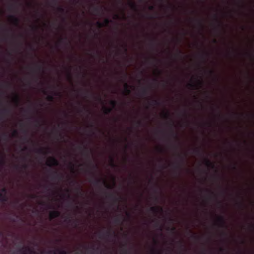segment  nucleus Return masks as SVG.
Wrapping results in <instances>:
<instances>
[{
	"mask_svg": "<svg viewBox=\"0 0 254 254\" xmlns=\"http://www.w3.org/2000/svg\"><path fill=\"white\" fill-rule=\"evenodd\" d=\"M53 174V179H62L63 178V176L62 175H60L59 174H58L57 171L54 172Z\"/></svg>",
	"mask_w": 254,
	"mask_h": 254,
	"instance_id": "2eb2a0df",
	"label": "nucleus"
},
{
	"mask_svg": "<svg viewBox=\"0 0 254 254\" xmlns=\"http://www.w3.org/2000/svg\"><path fill=\"white\" fill-rule=\"evenodd\" d=\"M2 136H3V139L4 140H6L7 138L8 135H7V133H3Z\"/></svg>",
	"mask_w": 254,
	"mask_h": 254,
	"instance_id": "864d4df0",
	"label": "nucleus"
},
{
	"mask_svg": "<svg viewBox=\"0 0 254 254\" xmlns=\"http://www.w3.org/2000/svg\"><path fill=\"white\" fill-rule=\"evenodd\" d=\"M12 23L16 26H18L19 23V19L18 18L13 15H10L9 16Z\"/></svg>",
	"mask_w": 254,
	"mask_h": 254,
	"instance_id": "9b49d317",
	"label": "nucleus"
},
{
	"mask_svg": "<svg viewBox=\"0 0 254 254\" xmlns=\"http://www.w3.org/2000/svg\"><path fill=\"white\" fill-rule=\"evenodd\" d=\"M129 86L127 84V83H125V85H124V89H125V91L126 92V93L127 94H129L131 92V91L129 89Z\"/></svg>",
	"mask_w": 254,
	"mask_h": 254,
	"instance_id": "a211bd4d",
	"label": "nucleus"
},
{
	"mask_svg": "<svg viewBox=\"0 0 254 254\" xmlns=\"http://www.w3.org/2000/svg\"><path fill=\"white\" fill-rule=\"evenodd\" d=\"M150 253L152 254H155L156 253V250L154 248H152L150 250Z\"/></svg>",
	"mask_w": 254,
	"mask_h": 254,
	"instance_id": "603ef678",
	"label": "nucleus"
},
{
	"mask_svg": "<svg viewBox=\"0 0 254 254\" xmlns=\"http://www.w3.org/2000/svg\"><path fill=\"white\" fill-rule=\"evenodd\" d=\"M204 164L208 167H210L211 168H214L215 166L214 163L207 158H205Z\"/></svg>",
	"mask_w": 254,
	"mask_h": 254,
	"instance_id": "f8f14e48",
	"label": "nucleus"
},
{
	"mask_svg": "<svg viewBox=\"0 0 254 254\" xmlns=\"http://www.w3.org/2000/svg\"><path fill=\"white\" fill-rule=\"evenodd\" d=\"M216 224L220 228H227L226 222L223 216H220L217 217Z\"/></svg>",
	"mask_w": 254,
	"mask_h": 254,
	"instance_id": "7ed1b4c3",
	"label": "nucleus"
},
{
	"mask_svg": "<svg viewBox=\"0 0 254 254\" xmlns=\"http://www.w3.org/2000/svg\"><path fill=\"white\" fill-rule=\"evenodd\" d=\"M18 135V132L16 129L13 130L12 133V136L13 137H16Z\"/></svg>",
	"mask_w": 254,
	"mask_h": 254,
	"instance_id": "58836bf2",
	"label": "nucleus"
},
{
	"mask_svg": "<svg viewBox=\"0 0 254 254\" xmlns=\"http://www.w3.org/2000/svg\"><path fill=\"white\" fill-rule=\"evenodd\" d=\"M148 9L150 10H153L154 9V6L153 5H149Z\"/></svg>",
	"mask_w": 254,
	"mask_h": 254,
	"instance_id": "4d7b16f0",
	"label": "nucleus"
},
{
	"mask_svg": "<svg viewBox=\"0 0 254 254\" xmlns=\"http://www.w3.org/2000/svg\"><path fill=\"white\" fill-rule=\"evenodd\" d=\"M35 126L36 127H39L41 126V121L38 119H35L34 120Z\"/></svg>",
	"mask_w": 254,
	"mask_h": 254,
	"instance_id": "a878e982",
	"label": "nucleus"
},
{
	"mask_svg": "<svg viewBox=\"0 0 254 254\" xmlns=\"http://www.w3.org/2000/svg\"><path fill=\"white\" fill-rule=\"evenodd\" d=\"M19 100L20 99L19 96L17 94H15L13 99V102L16 104H18L19 102Z\"/></svg>",
	"mask_w": 254,
	"mask_h": 254,
	"instance_id": "4be33fe9",
	"label": "nucleus"
},
{
	"mask_svg": "<svg viewBox=\"0 0 254 254\" xmlns=\"http://www.w3.org/2000/svg\"><path fill=\"white\" fill-rule=\"evenodd\" d=\"M79 149H81L82 150L83 153L89 159L90 158V153L89 148L87 147L86 145H79L78 146Z\"/></svg>",
	"mask_w": 254,
	"mask_h": 254,
	"instance_id": "1a4fd4ad",
	"label": "nucleus"
},
{
	"mask_svg": "<svg viewBox=\"0 0 254 254\" xmlns=\"http://www.w3.org/2000/svg\"><path fill=\"white\" fill-rule=\"evenodd\" d=\"M36 67L39 71H41L43 69V67L41 64H36Z\"/></svg>",
	"mask_w": 254,
	"mask_h": 254,
	"instance_id": "c9c22d12",
	"label": "nucleus"
},
{
	"mask_svg": "<svg viewBox=\"0 0 254 254\" xmlns=\"http://www.w3.org/2000/svg\"><path fill=\"white\" fill-rule=\"evenodd\" d=\"M14 6L15 5L14 4H11L8 6V9L11 11L14 7Z\"/></svg>",
	"mask_w": 254,
	"mask_h": 254,
	"instance_id": "3c124183",
	"label": "nucleus"
},
{
	"mask_svg": "<svg viewBox=\"0 0 254 254\" xmlns=\"http://www.w3.org/2000/svg\"><path fill=\"white\" fill-rule=\"evenodd\" d=\"M189 86L191 88H193V89H194V88H196V85L193 84V83H189L188 84Z\"/></svg>",
	"mask_w": 254,
	"mask_h": 254,
	"instance_id": "09e8293b",
	"label": "nucleus"
},
{
	"mask_svg": "<svg viewBox=\"0 0 254 254\" xmlns=\"http://www.w3.org/2000/svg\"><path fill=\"white\" fill-rule=\"evenodd\" d=\"M18 252L22 253L23 254H26L27 252H29L30 254H33V251L28 247H20Z\"/></svg>",
	"mask_w": 254,
	"mask_h": 254,
	"instance_id": "6e6552de",
	"label": "nucleus"
},
{
	"mask_svg": "<svg viewBox=\"0 0 254 254\" xmlns=\"http://www.w3.org/2000/svg\"><path fill=\"white\" fill-rule=\"evenodd\" d=\"M11 112V110L9 108L7 107H4L2 109L0 110V120H1L5 117V116L10 114Z\"/></svg>",
	"mask_w": 254,
	"mask_h": 254,
	"instance_id": "20e7f679",
	"label": "nucleus"
},
{
	"mask_svg": "<svg viewBox=\"0 0 254 254\" xmlns=\"http://www.w3.org/2000/svg\"><path fill=\"white\" fill-rule=\"evenodd\" d=\"M193 153L198 155H201V149L199 147L195 148L193 149Z\"/></svg>",
	"mask_w": 254,
	"mask_h": 254,
	"instance_id": "6ab92c4d",
	"label": "nucleus"
},
{
	"mask_svg": "<svg viewBox=\"0 0 254 254\" xmlns=\"http://www.w3.org/2000/svg\"><path fill=\"white\" fill-rule=\"evenodd\" d=\"M150 210L154 213H157L159 211L162 212L163 211V208L161 207H151L150 208Z\"/></svg>",
	"mask_w": 254,
	"mask_h": 254,
	"instance_id": "ddd939ff",
	"label": "nucleus"
},
{
	"mask_svg": "<svg viewBox=\"0 0 254 254\" xmlns=\"http://www.w3.org/2000/svg\"><path fill=\"white\" fill-rule=\"evenodd\" d=\"M36 152L44 155H46L51 153V149L50 147H46L45 149L43 148H39L36 149Z\"/></svg>",
	"mask_w": 254,
	"mask_h": 254,
	"instance_id": "0eeeda50",
	"label": "nucleus"
},
{
	"mask_svg": "<svg viewBox=\"0 0 254 254\" xmlns=\"http://www.w3.org/2000/svg\"><path fill=\"white\" fill-rule=\"evenodd\" d=\"M57 10L59 12H61V13H64L65 11V9L62 6H58L57 7Z\"/></svg>",
	"mask_w": 254,
	"mask_h": 254,
	"instance_id": "cd10ccee",
	"label": "nucleus"
},
{
	"mask_svg": "<svg viewBox=\"0 0 254 254\" xmlns=\"http://www.w3.org/2000/svg\"><path fill=\"white\" fill-rule=\"evenodd\" d=\"M57 251L59 253V254H66V251H65L64 250H61L58 249Z\"/></svg>",
	"mask_w": 254,
	"mask_h": 254,
	"instance_id": "49530a36",
	"label": "nucleus"
},
{
	"mask_svg": "<svg viewBox=\"0 0 254 254\" xmlns=\"http://www.w3.org/2000/svg\"><path fill=\"white\" fill-rule=\"evenodd\" d=\"M195 21H196L197 23L198 24L199 26L201 27H202L203 26V25H202V22L201 20H200L199 19H194Z\"/></svg>",
	"mask_w": 254,
	"mask_h": 254,
	"instance_id": "37998d69",
	"label": "nucleus"
},
{
	"mask_svg": "<svg viewBox=\"0 0 254 254\" xmlns=\"http://www.w3.org/2000/svg\"><path fill=\"white\" fill-rule=\"evenodd\" d=\"M99 237L100 239H102L103 236H106L108 237H110L113 235L114 236H116V233L115 232H112L110 229L107 230L105 233L100 232L99 234Z\"/></svg>",
	"mask_w": 254,
	"mask_h": 254,
	"instance_id": "423d86ee",
	"label": "nucleus"
},
{
	"mask_svg": "<svg viewBox=\"0 0 254 254\" xmlns=\"http://www.w3.org/2000/svg\"><path fill=\"white\" fill-rule=\"evenodd\" d=\"M111 22V21L108 19V18H106L104 20V23H103L105 25V26L106 25H108L110 22Z\"/></svg>",
	"mask_w": 254,
	"mask_h": 254,
	"instance_id": "4c0bfd02",
	"label": "nucleus"
},
{
	"mask_svg": "<svg viewBox=\"0 0 254 254\" xmlns=\"http://www.w3.org/2000/svg\"><path fill=\"white\" fill-rule=\"evenodd\" d=\"M54 96L52 95H48L47 97V99L48 101L52 102L54 100Z\"/></svg>",
	"mask_w": 254,
	"mask_h": 254,
	"instance_id": "c85d7f7f",
	"label": "nucleus"
},
{
	"mask_svg": "<svg viewBox=\"0 0 254 254\" xmlns=\"http://www.w3.org/2000/svg\"><path fill=\"white\" fill-rule=\"evenodd\" d=\"M59 161L58 160L54 157H50L48 160V161L47 162V165L48 166H57L59 165Z\"/></svg>",
	"mask_w": 254,
	"mask_h": 254,
	"instance_id": "39448f33",
	"label": "nucleus"
},
{
	"mask_svg": "<svg viewBox=\"0 0 254 254\" xmlns=\"http://www.w3.org/2000/svg\"><path fill=\"white\" fill-rule=\"evenodd\" d=\"M103 110H104V114L106 115H108L110 113H111V112L112 111L113 108L104 106L103 107Z\"/></svg>",
	"mask_w": 254,
	"mask_h": 254,
	"instance_id": "f3484780",
	"label": "nucleus"
},
{
	"mask_svg": "<svg viewBox=\"0 0 254 254\" xmlns=\"http://www.w3.org/2000/svg\"><path fill=\"white\" fill-rule=\"evenodd\" d=\"M108 198L113 200L115 202L118 201V198L113 193H110L108 195Z\"/></svg>",
	"mask_w": 254,
	"mask_h": 254,
	"instance_id": "dca6fc26",
	"label": "nucleus"
},
{
	"mask_svg": "<svg viewBox=\"0 0 254 254\" xmlns=\"http://www.w3.org/2000/svg\"><path fill=\"white\" fill-rule=\"evenodd\" d=\"M177 52H178V53H177L176 56L177 57H180V58H182V55H183L182 52L181 50L178 49L177 50Z\"/></svg>",
	"mask_w": 254,
	"mask_h": 254,
	"instance_id": "72a5a7b5",
	"label": "nucleus"
},
{
	"mask_svg": "<svg viewBox=\"0 0 254 254\" xmlns=\"http://www.w3.org/2000/svg\"><path fill=\"white\" fill-rule=\"evenodd\" d=\"M121 222V219L119 218V217H116L115 219V222L116 223H120V222Z\"/></svg>",
	"mask_w": 254,
	"mask_h": 254,
	"instance_id": "8fccbe9b",
	"label": "nucleus"
},
{
	"mask_svg": "<svg viewBox=\"0 0 254 254\" xmlns=\"http://www.w3.org/2000/svg\"><path fill=\"white\" fill-rule=\"evenodd\" d=\"M126 215L127 216V217L130 218L131 215H130V214L129 212H126Z\"/></svg>",
	"mask_w": 254,
	"mask_h": 254,
	"instance_id": "69168bd1",
	"label": "nucleus"
},
{
	"mask_svg": "<svg viewBox=\"0 0 254 254\" xmlns=\"http://www.w3.org/2000/svg\"><path fill=\"white\" fill-rule=\"evenodd\" d=\"M171 135L174 138H175L176 139L178 138L177 134L172 130L171 131Z\"/></svg>",
	"mask_w": 254,
	"mask_h": 254,
	"instance_id": "e433bc0d",
	"label": "nucleus"
},
{
	"mask_svg": "<svg viewBox=\"0 0 254 254\" xmlns=\"http://www.w3.org/2000/svg\"><path fill=\"white\" fill-rule=\"evenodd\" d=\"M31 27V29L33 31H35L37 29V27H36L35 26H32Z\"/></svg>",
	"mask_w": 254,
	"mask_h": 254,
	"instance_id": "e2e57ef3",
	"label": "nucleus"
},
{
	"mask_svg": "<svg viewBox=\"0 0 254 254\" xmlns=\"http://www.w3.org/2000/svg\"><path fill=\"white\" fill-rule=\"evenodd\" d=\"M83 110H85L87 112L90 113V111L88 109H86L85 107H83L82 109H80L78 110V112L81 113L82 112Z\"/></svg>",
	"mask_w": 254,
	"mask_h": 254,
	"instance_id": "a19ab883",
	"label": "nucleus"
},
{
	"mask_svg": "<svg viewBox=\"0 0 254 254\" xmlns=\"http://www.w3.org/2000/svg\"><path fill=\"white\" fill-rule=\"evenodd\" d=\"M101 9H102V7H99L98 6L94 7V8H93L94 12L97 14H100V13L101 11Z\"/></svg>",
	"mask_w": 254,
	"mask_h": 254,
	"instance_id": "412c9836",
	"label": "nucleus"
},
{
	"mask_svg": "<svg viewBox=\"0 0 254 254\" xmlns=\"http://www.w3.org/2000/svg\"><path fill=\"white\" fill-rule=\"evenodd\" d=\"M250 227L253 231L254 230V225L253 224H251Z\"/></svg>",
	"mask_w": 254,
	"mask_h": 254,
	"instance_id": "0e129e2a",
	"label": "nucleus"
},
{
	"mask_svg": "<svg viewBox=\"0 0 254 254\" xmlns=\"http://www.w3.org/2000/svg\"><path fill=\"white\" fill-rule=\"evenodd\" d=\"M1 193L3 194H6L7 193V190L5 188H2L1 190Z\"/></svg>",
	"mask_w": 254,
	"mask_h": 254,
	"instance_id": "de8ad7c7",
	"label": "nucleus"
},
{
	"mask_svg": "<svg viewBox=\"0 0 254 254\" xmlns=\"http://www.w3.org/2000/svg\"><path fill=\"white\" fill-rule=\"evenodd\" d=\"M214 17H215V19L216 22L218 23V25H217L218 27H220L221 26V24H220V22H219V21L218 20L217 15V14H215Z\"/></svg>",
	"mask_w": 254,
	"mask_h": 254,
	"instance_id": "f704fd0d",
	"label": "nucleus"
},
{
	"mask_svg": "<svg viewBox=\"0 0 254 254\" xmlns=\"http://www.w3.org/2000/svg\"><path fill=\"white\" fill-rule=\"evenodd\" d=\"M114 18L115 19H119L120 18V16H119V15L116 14V15H115Z\"/></svg>",
	"mask_w": 254,
	"mask_h": 254,
	"instance_id": "338daca9",
	"label": "nucleus"
},
{
	"mask_svg": "<svg viewBox=\"0 0 254 254\" xmlns=\"http://www.w3.org/2000/svg\"><path fill=\"white\" fill-rule=\"evenodd\" d=\"M208 56H209V54L208 53H205L204 54H201L200 55V57L201 59H202L203 60H204V59H205L206 57Z\"/></svg>",
	"mask_w": 254,
	"mask_h": 254,
	"instance_id": "473e14b6",
	"label": "nucleus"
},
{
	"mask_svg": "<svg viewBox=\"0 0 254 254\" xmlns=\"http://www.w3.org/2000/svg\"><path fill=\"white\" fill-rule=\"evenodd\" d=\"M96 25L99 28H102L105 26V25L103 23L101 22L100 21L97 22Z\"/></svg>",
	"mask_w": 254,
	"mask_h": 254,
	"instance_id": "2f4dec72",
	"label": "nucleus"
},
{
	"mask_svg": "<svg viewBox=\"0 0 254 254\" xmlns=\"http://www.w3.org/2000/svg\"><path fill=\"white\" fill-rule=\"evenodd\" d=\"M110 104L112 106V108H114L116 106L117 102L115 100H111L110 102Z\"/></svg>",
	"mask_w": 254,
	"mask_h": 254,
	"instance_id": "bb28decb",
	"label": "nucleus"
},
{
	"mask_svg": "<svg viewBox=\"0 0 254 254\" xmlns=\"http://www.w3.org/2000/svg\"><path fill=\"white\" fill-rule=\"evenodd\" d=\"M206 191L208 192L209 193H210L211 194L214 195V193L212 191H211L210 190H209L206 189Z\"/></svg>",
	"mask_w": 254,
	"mask_h": 254,
	"instance_id": "052dcab7",
	"label": "nucleus"
},
{
	"mask_svg": "<svg viewBox=\"0 0 254 254\" xmlns=\"http://www.w3.org/2000/svg\"><path fill=\"white\" fill-rule=\"evenodd\" d=\"M167 230H170L172 233H174L176 231V228L174 227H173L171 228H168Z\"/></svg>",
	"mask_w": 254,
	"mask_h": 254,
	"instance_id": "a18cd8bd",
	"label": "nucleus"
},
{
	"mask_svg": "<svg viewBox=\"0 0 254 254\" xmlns=\"http://www.w3.org/2000/svg\"><path fill=\"white\" fill-rule=\"evenodd\" d=\"M198 83L199 86L201 87L202 85L203 82H202V81H201L199 80H198Z\"/></svg>",
	"mask_w": 254,
	"mask_h": 254,
	"instance_id": "bf43d9fd",
	"label": "nucleus"
},
{
	"mask_svg": "<svg viewBox=\"0 0 254 254\" xmlns=\"http://www.w3.org/2000/svg\"><path fill=\"white\" fill-rule=\"evenodd\" d=\"M149 104L150 105H160V102L157 100L153 99L149 103Z\"/></svg>",
	"mask_w": 254,
	"mask_h": 254,
	"instance_id": "aec40b11",
	"label": "nucleus"
},
{
	"mask_svg": "<svg viewBox=\"0 0 254 254\" xmlns=\"http://www.w3.org/2000/svg\"><path fill=\"white\" fill-rule=\"evenodd\" d=\"M136 124H137L138 127H140V126H141L142 125V122L141 121H140V120L137 121L136 122Z\"/></svg>",
	"mask_w": 254,
	"mask_h": 254,
	"instance_id": "5fc2aeb1",
	"label": "nucleus"
},
{
	"mask_svg": "<svg viewBox=\"0 0 254 254\" xmlns=\"http://www.w3.org/2000/svg\"><path fill=\"white\" fill-rule=\"evenodd\" d=\"M141 94L142 95H144V96L147 95L148 94V90L146 87H143L141 89Z\"/></svg>",
	"mask_w": 254,
	"mask_h": 254,
	"instance_id": "b1692460",
	"label": "nucleus"
},
{
	"mask_svg": "<svg viewBox=\"0 0 254 254\" xmlns=\"http://www.w3.org/2000/svg\"><path fill=\"white\" fill-rule=\"evenodd\" d=\"M178 157L179 158L180 160V162H175L173 164V166L174 167L175 169L178 170H180L181 169L182 166H183V164L185 162V156L184 155H182L180 154H177Z\"/></svg>",
	"mask_w": 254,
	"mask_h": 254,
	"instance_id": "f03ea898",
	"label": "nucleus"
},
{
	"mask_svg": "<svg viewBox=\"0 0 254 254\" xmlns=\"http://www.w3.org/2000/svg\"><path fill=\"white\" fill-rule=\"evenodd\" d=\"M163 116H164V118H165L166 119H168L170 118V114L168 112L165 113L163 114Z\"/></svg>",
	"mask_w": 254,
	"mask_h": 254,
	"instance_id": "ea45409f",
	"label": "nucleus"
},
{
	"mask_svg": "<svg viewBox=\"0 0 254 254\" xmlns=\"http://www.w3.org/2000/svg\"><path fill=\"white\" fill-rule=\"evenodd\" d=\"M49 253L50 254H57L56 252L55 251H49Z\"/></svg>",
	"mask_w": 254,
	"mask_h": 254,
	"instance_id": "680f3d73",
	"label": "nucleus"
},
{
	"mask_svg": "<svg viewBox=\"0 0 254 254\" xmlns=\"http://www.w3.org/2000/svg\"><path fill=\"white\" fill-rule=\"evenodd\" d=\"M92 168L94 169H98V166L97 164H92Z\"/></svg>",
	"mask_w": 254,
	"mask_h": 254,
	"instance_id": "6e6d98bb",
	"label": "nucleus"
},
{
	"mask_svg": "<svg viewBox=\"0 0 254 254\" xmlns=\"http://www.w3.org/2000/svg\"><path fill=\"white\" fill-rule=\"evenodd\" d=\"M110 166L112 167H115L117 166L115 163L114 158L113 157H110Z\"/></svg>",
	"mask_w": 254,
	"mask_h": 254,
	"instance_id": "5701e85b",
	"label": "nucleus"
},
{
	"mask_svg": "<svg viewBox=\"0 0 254 254\" xmlns=\"http://www.w3.org/2000/svg\"><path fill=\"white\" fill-rule=\"evenodd\" d=\"M30 197L31 198H36V196L34 194H32L30 196Z\"/></svg>",
	"mask_w": 254,
	"mask_h": 254,
	"instance_id": "774afa93",
	"label": "nucleus"
},
{
	"mask_svg": "<svg viewBox=\"0 0 254 254\" xmlns=\"http://www.w3.org/2000/svg\"><path fill=\"white\" fill-rule=\"evenodd\" d=\"M77 190L78 191V192L81 195H83V191L82 190V189H81V188L80 187H78L77 188Z\"/></svg>",
	"mask_w": 254,
	"mask_h": 254,
	"instance_id": "c756f323",
	"label": "nucleus"
},
{
	"mask_svg": "<svg viewBox=\"0 0 254 254\" xmlns=\"http://www.w3.org/2000/svg\"><path fill=\"white\" fill-rule=\"evenodd\" d=\"M90 173L92 175L93 179L89 180L90 182L93 183L96 186H99L101 184L103 183L105 186L108 189H112V187L108 185L106 181L101 179L97 178L95 175V173L93 172L90 171Z\"/></svg>",
	"mask_w": 254,
	"mask_h": 254,
	"instance_id": "f257e3e1",
	"label": "nucleus"
},
{
	"mask_svg": "<svg viewBox=\"0 0 254 254\" xmlns=\"http://www.w3.org/2000/svg\"><path fill=\"white\" fill-rule=\"evenodd\" d=\"M70 69H69V71L68 72V78L70 79V80H71V74H70Z\"/></svg>",
	"mask_w": 254,
	"mask_h": 254,
	"instance_id": "13d9d810",
	"label": "nucleus"
},
{
	"mask_svg": "<svg viewBox=\"0 0 254 254\" xmlns=\"http://www.w3.org/2000/svg\"><path fill=\"white\" fill-rule=\"evenodd\" d=\"M28 165L26 163H24L21 165V168L24 170H26L28 168Z\"/></svg>",
	"mask_w": 254,
	"mask_h": 254,
	"instance_id": "c03bdc74",
	"label": "nucleus"
},
{
	"mask_svg": "<svg viewBox=\"0 0 254 254\" xmlns=\"http://www.w3.org/2000/svg\"><path fill=\"white\" fill-rule=\"evenodd\" d=\"M61 213L58 210L52 211L49 213L50 220L58 217L60 216Z\"/></svg>",
	"mask_w": 254,
	"mask_h": 254,
	"instance_id": "9d476101",
	"label": "nucleus"
},
{
	"mask_svg": "<svg viewBox=\"0 0 254 254\" xmlns=\"http://www.w3.org/2000/svg\"><path fill=\"white\" fill-rule=\"evenodd\" d=\"M129 5L131 7V8L133 10H136V5L133 2H130L129 3Z\"/></svg>",
	"mask_w": 254,
	"mask_h": 254,
	"instance_id": "393cba45",
	"label": "nucleus"
},
{
	"mask_svg": "<svg viewBox=\"0 0 254 254\" xmlns=\"http://www.w3.org/2000/svg\"><path fill=\"white\" fill-rule=\"evenodd\" d=\"M5 164V156L3 155L1 160L0 161V166H3Z\"/></svg>",
	"mask_w": 254,
	"mask_h": 254,
	"instance_id": "7c9ffc66",
	"label": "nucleus"
},
{
	"mask_svg": "<svg viewBox=\"0 0 254 254\" xmlns=\"http://www.w3.org/2000/svg\"><path fill=\"white\" fill-rule=\"evenodd\" d=\"M8 200V197L7 196L6 194H3L2 193H0V202H6Z\"/></svg>",
	"mask_w": 254,
	"mask_h": 254,
	"instance_id": "4468645a",
	"label": "nucleus"
},
{
	"mask_svg": "<svg viewBox=\"0 0 254 254\" xmlns=\"http://www.w3.org/2000/svg\"><path fill=\"white\" fill-rule=\"evenodd\" d=\"M191 237L195 240H198L199 239L200 237L196 236L195 234H192L191 236Z\"/></svg>",
	"mask_w": 254,
	"mask_h": 254,
	"instance_id": "79ce46f5",
	"label": "nucleus"
}]
</instances>
